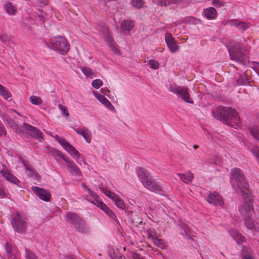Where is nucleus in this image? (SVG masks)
<instances>
[{"label": "nucleus", "instance_id": "nucleus-27", "mask_svg": "<svg viewBox=\"0 0 259 259\" xmlns=\"http://www.w3.org/2000/svg\"><path fill=\"white\" fill-rule=\"evenodd\" d=\"M231 235L238 243L245 241V238L242 234L237 230H233L231 232Z\"/></svg>", "mask_w": 259, "mask_h": 259}, {"label": "nucleus", "instance_id": "nucleus-24", "mask_svg": "<svg viewBox=\"0 0 259 259\" xmlns=\"http://www.w3.org/2000/svg\"><path fill=\"white\" fill-rule=\"evenodd\" d=\"M204 15L208 19H214L216 18L217 12L213 7H209L204 10Z\"/></svg>", "mask_w": 259, "mask_h": 259}, {"label": "nucleus", "instance_id": "nucleus-64", "mask_svg": "<svg viewBox=\"0 0 259 259\" xmlns=\"http://www.w3.org/2000/svg\"><path fill=\"white\" fill-rule=\"evenodd\" d=\"M0 38H1V39L2 40V41H5L6 40V39L5 38V36L4 35H1L0 36Z\"/></svg>", "mask_w": 259, "mask_h": 259}, {"label": "nucleus", "instance_id": "nucleus-37", "mask_svg": "<svg viewBox=\"0 0 259 259\" xmlns=\"http://www.w3.org/2000/svg\"><path fill=\"white\" fill-rule=\"evenodd\" d=\"M249 132L253 137L259 141V127L258 126L251 127L249 128Z\"/></svg>", "mask_w": 259, "mask_h": 259}, {"label": "nucleus", "instance_id": "nucleus-12", "mask_svg": "<svg viewBox=\"0 0 259 259\" xmlns=\"http://www.w3.org/2000/svg\"><path fill=\"white\" fill-rule=\"evenodd\" d=\"M33 192L41 200L49 201L51 199V194L47 190L37 186L32 187Z\"/></svg>", "mask_w": 259, "mask_h": 259}, {"label": "nucleus", "instance_id": "nucleus-30", "mask_svg": "<svg viewBox=\"0 0 259 259\" xmlns=\"http://www.w3.org/2000/svg\"><path fill=\"white\" fill-rule=\"evenodd\" d=\"M5 249L9 256V259H13L15 257V255L14 251L15 250V247L10 244L7 243L5 245Z\"/></svg>", "mask_w": 259, "mask_h": 259}, {"label": "nucleus", "instance_id": "nucleus-6", "mask_svg": "<svg viewBox=\"0 0 259 259\" xmlns=\"http://www.w3.org/2000/svg\"><path fill=\"white\" fill-rule=\"evenodd\" d=\"M11 224L15 231L23 234L27 230L28 219L24 214L17 211L12 216Z\"/></svg>", "mask_w": 259, "mask_h": 259}, {"label": "nucleus", "instance_id": "nucleus-25", "mask_svg": "<svg viewBox=\"0 0 259 259\" xmlns=\"http://www.w3.org/2000/svg\"><path fill=\"white\" fill-rule=\"evenodd\" d=\"M108 254L111 259H125V257L118 251H115L113 248H109Z\"/></svg>", "mask_w": 259, "mask_h": 259}, {"label": "nucleus", "instance_id": "nucleus-32", "mask_svg": "<svg viewBox=\"0 0 259 259\" xmlns=\"http://www.w3.org/2000/svg\"><path fill=\"white\" fill-rule=\"evenodd\" d=\"M134 26L133 22L130 20H124L121 23V28L123 31H130Z\"/></svg>", "mask_w": 259, "mask_h": 259}, {"label": "nucleus", "instance_id": "nucleus-44", "mask_svg": "<svg viewBox=\"0 0 259 259\" xmlns=\"http://www.w3.org/2000/svg\"><path fill=\"white\" fill-rule=\"evenodd\" d=\"M81 70L83 73L87 77H91L94 74L92 70L89 67H82Z\"/></svg>", "mask_w": 259, "mask_h": 259}, {"label": "nucleus", "instance_id": "nucleus-40", "mask_svg": "<svg viewBox=\"0 0 259 259\" xmlns=\"http://www.w3.org/2000/svg\"><path fill=\"white\" fill-rule=\"evenodd\" d=\"M104 211L112 219H113L114 221L119 223V222L117 220V218L114 212L111 210L108 207L104 209Z\"/></svg>", "mask_w": 259, "mask_h": 259}, {"label": "nucleus", "instance_id": "nucleus-50", "mask_svg": "<svg viewBox=\"0 0 259 259\" xmlns=\"http://www.w3.org/2000/svg\"><path fill=\"white\" fill-rule=\"evenodd\" d=\"M105 35V40L108 43L109 45L112 44V42H115L113 40L112 36L110 35V34L108 31H106Z\"/></svg>", "mask_w": 259, "mask_h": 259}, {"label": "nucleus", "instance_id": "nucleus-43", "mask_svg": "<svg viewBox=\"0 0 259 259\" xmlns=\"http://www.w3.org/2000/svg\"><path fill=\"white\" fill-rule=\"evenodd\" d=\"M116 205L118 208L123 209L125 208V204L123 201V200L120 198L119 196L116 198V199L114 201Z\"/></svg>", "mask_w": 259, "mask_h": 259}, {"label": "nucleus", "instance_id": "nucleus-45", "mask_svg": "<svg viewBox=\"0 0 259 259\" xmlns=\"http://www.w3.org/2000/svg\"><path fill=\"white\" fill-rule=\"evenodd\" d=\"M148 238L151 239L153 240L155 239L156 237V231L153 228H150L147 230Z\"/></svg>", "mask_w": 259, "mask_h": 259}, {"label": "nucleus", "instance_id": "nucleus-14", "mask_svg": "<svg viewBox=\"0 0 259 259\" xmlns=\"http://www.w3.org/2000/svg\"><path fill=\"white\" fill-rule=\"evenodd\" d=\"M165 40L168 48L172 53L177 52L179 47L174 37L170 33H167L165 36Z\"/></svg>", "mask_w": 259, "mask_h": 259}, {"label": "nucleus", "instance_id": "nucleus-53", "mask_svg": "<svg viewBox=\"0 0 259 259\" xmlns=\"http://www.w3.org/2000/svg\"><path fill=\"white\" fill-rule=\"evenodd\" d=\"M26 257L27 259H37L35 254L27 249L26 250Z\"/></svg>", "mask_w": 259, "mask_h": 259}, {"label": "nucleus", "instance_id": "nucleus-38", "mask_svg": "<svg viewBox=\"0 0 259 259\" xmlns=\"http://www.w3.org/2000/svg\"><path fill=\"white\" fill-rule=\"evenodd\" d=\"M57 140L66 151L72 146L67 140L62 138L58 137Z\"/></svg>", "mask_w": 259, "mask_h": 259}, {"label": "nucleus", "instance_id": "nucleus-9", "mask_svg": "<svg viewBox=\"0 0 259 259\" xmlns=\"http://www.w3.org/2000/svg\"><path fill=\"white\" fill-rule=\"evenodd\" d=\"M207 201L215 206H222L224 204L223 197L217 192H210L207 197Z\"/></svg>", "mask_w": 259, "mask_h": 259}, {"label": "nucleus", "instance_id": "nucleus-5", "mask_svg": "<svg viewBox=\"0 0 259 259\" xmlns=\"http://www.w3.org/2000/svg\"><path fill=\"white\" fill-rule=\"evenodd\" d=\"M242 196L244 201L240 204L238 208L240 214L243 218L252 216L254 207L251 193L250 191H242Z\"/></svg>", "mask_w": 259, "mask_h": 259}, {"label": "nucleus", "instance_id": "nucleus-1", "mask_svg": "<svg viewBox=\"0 0 259 259\" xmlns=\"http://www.w3.org/2000/svg\"><path fill=\"white\" fill-rule=\"evenodd\" d=\"M213 114L214 118L228 125L236 128L241 125L237 111L232 108L220 106L213 112Z\"/></svg>", "mask_w": 259, "mask_h": 259}, {"label": "nucleus", "instance_id": "nucleus-31", "mask_svg": "<svg viewBox=\"0 0 259 259\" xmlns=\"http://www.w3.org/2000/svg\"><path fill=\"white\" fill-rule=\"evenodd\" d=\"M67 151L71 155V156L76 161L81 157V154L77 151L75 148L71 146Z\"/></svg>", "mask_w": 259, "mask_h": 259}, {"label": "nucleus", "instance_id": "nucleus-51", "mask_svg": "<svg viewBox=\"0 0 259 259\" xmlns=\"http://www.w3.org/2000/svg\"><path fill=\"white\" fill-rule=\"evenodd\" d=\"M247 79L245 76H240V77L237 79V83L239 85H244L246 83Z\"/></svg>", "mask_w": 259, "mask_h": 259}, {"label": "nucleus", "instance_id": "nucleus-41", "mask_svg": "<svg viewBox=\"0 0 259 259\" xmlns=\"http://www.w3.org/2000/svg\"><path fill=\"white\" fill-rule=\"evenodd\" d=\"M102 192L106 196L111 198L113 201H114L116 199V198H117V197L118 196L114 192H112L107 189H103L102 190Z\"/></svg>", "mask_w": 259, "mask_h": 259}, {"label": "nucleus", "instance_id": "nucleus-47", "mask_svg": "<svg viewBox=\"0 0 259 259\" xmlns=\"http://www.w3.org/2000/svg\"><path fill=\"white\" fill-rule=\"evenodd\" d=\"M148 64L150 65V67L154 69H158L159 66V63L157 61L152 59L149 61Z\"/></svg>", "mask_w": 259, "mask_h": 259}, {"label": "nucleus", "instance_id": "nucleus-36", "mask_svg": "<svg viewBox=\"0 0 259 259\" xmlns=\"http://www.w3.org/2000/svg\"><path fill=\"white\" fill-rule=\"evenodd\" d=\"M87 200L90 202L91 203L95 204V205H96L97 206H98V207H99L101 209H102L103 211L104 210V209H105L107 206V205L104 203H103V202H102L101 201H100L99 198L98 199H97L95 201H93V200H90L89 199H87Z\"/></svg>", "mask_w": 259, "mask_h": 259}, {"label": "nucleus", "instance_id": "nucleus-8", "mask_svg": "<svg viewBox=\"0 0 259 259\" xmlns=\"http://www.w3.org/2000/svg\"><path fill=\"white\" fill-rule=\"evenodd\" d=\"M169 91L181 97L185 102L193 104L194 101L190 98V96L188 92V89L185 87L171 85Z\"/></svg>", "mask_w": 259, "mask_h": 259}, {"label": "nucleus", "instance_id": "nucleus-42", "mask_svg": "<svg viewBox=\"0 0 259 259\" xmlns=\"http://www.w3.org/2000/svg\"><path fill=\"white\" fill-rule=\"evenodd\" d=\"M154 243L158 247L161 248H164L166 246L165 243L164 241L162 239H159L158 237H156L153 240Z\"/></svg>", "mask_w": 259, "mask_h": 259}, {"label": "nucleus", "instance_id": "nucleus-61", "mask_svg": "<svg viewBox=\"0 0 259 259\" xmlns=\"http://www.w3.org/2000/svg\"><path fill=\"white\" fill-rule=\"evenodd\" d=\"M190 22L193 24H197L200 22V20L198 19L195 18L194 17H191L190 18Z\"/></svg>", "mask_w": 259, "mask_h": 259}, {"label": "nucleus", "instance_id": "nucleus-22", "mask_svg": "<svg viewBox=\"0 0 259 259\" xmlns=\"http://www.w3.org/2000/svg\"><path fill=\"white\" fill-rule=\"evenodd\" d=\"M228 23L232 26H234L236 27L240 28L243 31L246 30L248 27L247 23L236 19L229 20Z\"/></svg>", "mask_w": 259, "mask_h": 259}, {"label": "nucleus", "instance_id": "nucleus-57", "mask_svg": "<svg viewBox=\"0 0 259 259\" xmlns=\"http://www.w3.org/2000/svg\"><path fill=\"white\" fill-rule=\"evenodd\" d=\"M86 191L88 192L89 194L94 199V201L96 200L97 199L99 198V196L96 194V193L91 190L90 188H88Z\"/></svg>", "mask_w": 259, "mask_h": 259}, {"label": "nucleus", "instance_id": "nucleus-62", "mask_svg": "<svg viewBox=\"0 0 259 259\" xmlns=\"http://www.w3.org/2000/svg\"><path fill=\"white\" fill-rule=\"evenodd\" d=\"M0 196L3 197L5 196V193L1 188H0Z\"/></svg>", "mask_w": 259, "mask_h": 259}, {"label": "nucleus", "instance_id": "nucleus-16", "mask_svg": "<svg viewBox=\"0 0 259 259\" xmlns=\"http://www.w3.org/2000/svg\"><path fill=\"white\" fill-rule=\"evenodd\" d=\"M74 131L78 135H81L88 143L91 142V132L86 127L76 129L74 128Z\"/></svg>", "mask_w": 259, "mask_h": 259}, {"label": "nucleus", "instance_id": "nucleus-4", "mask_svg": "<svg viewBox=\"0 0 259 259\" xmlns=\"http://www.w3.org/2000/svg\"><path fill=\"white\" fill-rule=\"evenodd\" d=\"M231 182L234 188L237 189L242 193V191L249 192V184L245 180V178L241 170L234 168L232 170Z\"/></svg>", "mask_w": 259, "mask_h": 259}, {"label": "nucleus", "instance_id": "nucleus-60", "mask_svg": "<svg viewBox=\"0 0 259 259\" xmlns=\"http://www.w3.org/2000/svg\"><path fill=\"white\" fill-rule=\"evenodd\" d=\"M60 259H75L74 257L71 255H64L60 256Z\"/></svg>", "mask_w": 259, "mask_h": 259}, {"label": "nucleus", "instance_id": "nucleus-23", "mask_svg": "<svg viewBox=\"0 0 259 259\" xmlns=\"http://www.w3.org/2000/svg\"><path fill=\"white\" fill-rule=\"evenodd\" d=\"M183 0H155V4L158 6L167 7L171 4L180 3Z\"/></svg>", "mask_w": 259, "mask_h": 259}, {"label": "nucleus", "instance_id": "nucleus-48", "mask_svg": "<svg viewBox=\"0 0 259 259\" xmlns=\"http://www.w3.org/2000/svg\"><path fill=\"white\" fill-rule=\"evenodd\" d=\"M109 46L115 54L120 55V51L118 49V46L115 42H112V44L109 45Z\"/></svg>", "mask_w": 259, "mask_h": 259}, {"label": "nucleus", "instance_id": "nucleus-52", "mask_svg": "<svg viewBox=\"0 0 259 259\" xmlns=\"http://www.w3.org/2000/svg\"><path fill=\"white\" fill-rule=\"evenodd\" d=\"M58 106L60 110L63 112V115L66 117H68L69 114L66 107L61 104H59Z\"/></svg>", "mask_w": 259, "mask_h": 259}, {"label": "nucleus", "instance_id": "nucleus-3", "mask_svg": "<svg viewBox=\"0 0 259 259\" xmlns=\"http://www.w3.org/2000/svg\"><path fill=\"white\" fill-rule=\"evenodd\" d=\"M46 46L61 55L66 54L70 49V46L66 38L62 36H57L51 38L50 42L45 41Z\"/></svg>", "mask_w": 259, "mask_h": 259}, {"label": "nucleus", "instance_id": "nucleus-63", "mask_svg": "<svg viewBox=\"0 0 259 259\" xmlns=\"http://www.w3.org/2000/svg\"><path fill=\"white\" fill-rule=\"evenodd\" d=\"M81 186L85 190H87L88 188H89V187L86 185L84 183H82L81 184Z\"/></svg>", "mask_w": 259, "mask_h": 259}, {"label": "nucleus", "instance_id": "nucleus-55", "mask_svg": "<svg viewBox=\"0 0 259 259\" xmlns=\"http://www.w3.org/2000/svg\"><path fill=\"white\" fill-rule=\"evenodd\" d=\"M86 191L88 192L89 194L94 199V201L96 200L97 199L99 198V196L96 194V193L91 190L90 188H88Z\"/></svg>", "mask_w": 259, "mask_h": 259}, {"label": "nucleus", "instance_id": "nucleus-2", "mask_svg": "<svg viewBox=\"0 0 259 259\" xmlns=\"http://www.w3.org/2000/svg\"><path fill=\"white\" fill-rule=\"evenodd\" d=\"M229 44L230 48L228 49V51L231 59L241 64H245L248 61V58L243 51L242 44L239 42L233 41H231Z\"/></svg>", "mask_w": 259, "mask_h": 259}, {"label": "nucleus", "instance_id": "nucleus-13", "mask_svg": "<svg viewBox=\"0 0 259 259\" xmlns=\"http://www.w3.org/2000/svg\"><path fill=\"white\" fill-rule=\"evenodd\" d=\"M143 186L150 191L160 193L162 191L160 186L151 177L143 184Z\"/></svg>", "mask_w": 259, "mask_h": 259}, {"label": "nucleus", "instance_id": "nucleus-59", "mask_svg": "<svg viewBox=\"0 0 259 259\" xmlns=\"http://www.w3.org/2000/svg\"><path fill=\"white\" fill-rule=\"evenodd\" d=\"M7 134V132L4 125L0 121V137L5 136Z\"/></svg>", "mask_w": 259, "mask_h": 259}, {"label": "nucleus", "instance_id": "nucleus-34", "mask_svg": "<svg viewBox=\"0 0 259 259\" xmlns=\"http://www.w3.org/2000/svg\"><path fill=\"white\" fill-rule=\"evenodd\" d=\"M5 8L9 15H14L16 12L17 9L16 7L10 2L6 4Z\"/></svg>", "mask_w": 259, "mask_h": 259}, {"label": "nucleus", "instance_id": "nucleus-7", "mask_svg": "<svg viewBox=\"0 0 259 259\" xmlns=\"http://www.w3.org/2000/svg\"><path fill=\"white\" fill-rule=\"evenodd\" d=\"M66 220L72 224L75 229L81 233H86L88 228L84 221L74 213L67 212L66 215Z\"/></svg>", "mask_w": 259, "mask_h": 259}, {"label": "nucleus", "instance_id": "nucleus-17", "mask_svg": "<svg viewBox=\"0 0 259 259\" xmlns=\"http://www.w3.org/2000/svg\"><path fill=\"white\" fill-rule=\"evenodd\" d=\"M0 173L7 181L16 185H18L20 183V181L9 170H1Z\"/></svg>", "mask_w": 259, "mask_h": 259}, {"label": "nucleus", "instance_id": "nucleus-26", "mask_svg": "<svg viewBox=\"0 0 259 259\" xmlns=\"http://www.w3.org/2000/svg\"><path fill=\"white\" fill-rule=\"evenodd\" d=\"M48 151L55 158L61 157L64 160V157H67L65 154H62L60 151L53 148L48 147Z\"/></svg>", "mask_w": 259, "mask_h": 259}, {"label": "nucleus", "instance_id": "nucleus-15", "mask_svg": "<svg viewBox=\"0 0 259 259\" xmlns=\"http://www.w3.org/2000/svg\"><path fill=\"white\" fill-rule=\"evenodd\" d=\"M136 173L143 185L151 177L148 171L142 167H139L136 169Z\"/></svg>", "mask_w": 259, "mask_h": 259}, {"label": "nucleus", "instance_id": "nucleus-21", "mask_svg": "<svg viewBox=\"0 0 259 259\" xmlns=\"http://www.w3.org/2000/svg\"><path fill=\"white\" fill-rule=\"evenodd\" d=\"M178 176L179 177L180 180L185 183H191L194 179L193 174L190 171L187 172L184 174H178Z\"/></svg>", "mask_w": 259, "mask_h": 259}, {"label": "nucleus", "instance_id": "nucleus-54", "mask_svg": "<svg viewBox=\"0 0 259 259\" xmlns=\"http://www.w3.org/2000/svg\"><path fill=\"white\" fill-rule=\"evenodd\" d=\"M86 191L88 192L89 194L94 199V201L96 200L97 199L99 198V196L96 194V193L91 190L90 188H88Z\"/></svg>", "mask_w": 259, "mask_h": 259}, {"label": "nucleus", "instance_id": "nucleus-28", "mask_svg": "<svg viewBox=\"0 0 259 259\" xmlns=\"http://www.w3.org/2000/svg\"><path fill=\"white\" fill-rule=\"evenodd\" d=\"M0 95L7 100H10V98L12 96L10 92L4 86L0 84Z\"/></svg>", "mask_w": 259, "mask_h": 259}, {"label": "nucleus", "instance_id": "nucleus-33", "mask_svg": "<svg viewBox=\"0 0 259 259\" xmlns=\"http://www.w3.org/2000/svg\"><path fill=\"white\" fill-rule=\"evenodd\" d=\"M245 225L250 230H253L255 228V224L253 222L252 216L249 217H243Z\"/></svg>", "mask_w": 259, "mask_h": 259}, {"label": "nucleus", "instance_id": "nucleus-46", "mask_svg": "<svg viewBox=\"0 0 259 259\" xmlns=\"http://www.w3.org/2000/svg\"><path fill=\"white\" fill-rule=\"evenodd\" d=\"M92 84L94 88L98 89L103 84V82L101 79H97L92 81Z\"/></svg>", "mask_w": 259, "mask_h": 259}, {"label": "nucleus", "instance_id": "nucleus-58", "mask_svg": "<svg viewBox=\"0 0 259 259\" xmlns=\"http://www.w3.org/2000/svg\"><path fill=\"white\" fill-rule=\"evenodd\" d=\"M212 5L217 8H220L224 6V3L223 1L219 0H214L212 2Z\"/></svg>", "mask_w": 259, "mask_h": 259}, {"label": "nucleus", "instance_id": "nucleus-19", "mask_svg": "<svg viewBox=\"0 0 259 259\" xmlns=\"http://www.w3.org/2000/svg\"><path fill=\"white\" fill-rule=\"evenodd\" d=\"M22 162L25 167V170L29 172L28 174L29 176L33 177L36 179L39 178L38 172L31 165L28 164L27 161L22 159Z\"/></svg>", "mask_w": 259, "mask_h": 259}, {"label": "nucleus", "instance_id": "nucleus-39", "mask_svg": "<svg viewBox=\"0 0 259 259\" xmlns=\"http://www.w3.org/2000/svg\"><path fill=\"white\" fill-rule=\"evenodd\" d=\"M29 101L32 104L36 105H39L42 103L40 97L33 95L29 98Z\"/></svg>", "mask_w": 259, "mask_h": 259}, {"label": "nucleus", "instance_id": "nucleus-49", "mask_svg": "<svg viewBox=\"0 0 259 259\" xmlns=\"http://www.w3.org/2000/svg\"><path fill=\"white\" fill-rule=\"evenodd\" d=\"M132 3L135 7L138 9L142 8L143 5V0H132Z\"/></svg>", "mask_w": 259, "mask_h": 259}, {"label": "nucleus", "instance_id": "nucleus-10", "mask_svg": "<svg viewBox=\"0 0 259 259\" xmlns=\"http://www.w3.org/2000/svg\"><path fill=\"white\" fill-rule=\"evenodd\" d=\"M22 128L25 130L27 134L34 138H37L39 141H41L44 139L42 132L35 127L26 123H23Z\"/></svg>", "mask_w": 259, "mask_h": 259}, {"label": "nucleus", "instance_id": "nucleus-29", "mask_svg": "<svg viewBox=\"0 0 259 259\" xmlns=\"http://www.w3.org/2000/svg\"><path fill=\"white\" fill-rule=\"evenodd\" d=\"M7 124L12 127L15 131L19 134L22 132V130L21 127H20L15 122V121L11 118H9L7 119Z\"/></svg>", "mask_w": 259, "mask_h": 259}, {"label": "nucleus", "instance_id": "nucleus-35", "mask_svg": "<svg viewBox=\"0 0 259 259\" xmlns=\"http://www.w3.org/2000/svg\"><path fill=\"white\" fill-rule=\"evenodd\" d=\"M242 259H254L253 254L249 251L247 248L244 246L242 252Z\"/></svg>", "mask_w": 259, "mask_h": 259}, {"label": "nucleus", "instance_id": "nucleus-11", "mask_svg": "<svg viewBox=\"0 0 259 259\" xmlns=\"http://www.w3.org/2000/svg\"><path fill=\"white\" fill-rule=\"evenodd\" d=\"M64 161L66 163L67 170L72 175L80 176L81 175L79 168L68 157H64Z\"/></svg>", "mask_w": 259, "mask_h": 259}, {"label": "nucleus", "instance_id": "nucleus-56", "mask_svg": "<svg viewBox=\"0 0 259 259\" xmlns=\"http://www.w3.org/2000/svg\"><path fill=\"white\" fill-rule=\"evenodd\" d=\"M86 191L88 192L89 194L94 199V201L96 200L97 199L99 198V196L96 194V193L91 190L90 188H88Z\"/></svg>", "mask_w": 259, "mask_h": 259}, {"label": "nucleus", "instance_id": "nucleus-20", "mask_svg": "<svg viewBox=\"0 0 259 259\" xmlns=\"http://www.w3.org/2000/svg\"><path fill=\"white\" fill-rule=\"evenodd\" d=\"M180 233L184 236L189 238L191 235L188 225L185 223H180L178 225Z\"/></svg>", "mask_w": 259, "mask_h": 259}, {"label": "nucleus", "instance_id": "nucleus-18", "mask_svg": "<svg viewBox=\"0 0 259 259\" xmlns=\"http://www.w3.org/2000/svg\"><path fill=\"white\" fill-rule=\"evenodd\" d=\"M97 99L105 106L108 108L110 110L112 111L114 109V107L112 105L111 102L105 98L103 95L100 94L97 92H94Z\"/></svg>", "mask_w": 259, "mask_h": 259}]
</instances>
